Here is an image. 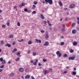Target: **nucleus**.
<instances>
[{"instance_id": "obj_1", "label": "nucleus", "mask_w": 79, "mask_h": 79, "mask_svg": "<svg viewBox=\"0 0 79 79\" xmlns=\"http://www.w3.org/2000/svg\"><path fill=\"white\" fill-rule=\"evenodd\" d=\"M45 2V3L46 4H48V3L50 5H52L53 3V1L52 0H44Z\"/></svg>"}, {"instance_id": "obj_2", "label": "nucleus", "mask_w": 79, "mask_h": 79, "mask_svg": "<svg viewBox=\"0 0 79 79\" xmlns=\"http://www.w3.org/2000/svg\"><path fill=\"white\" fill-rule=\"evenodd\" d=\"M56 54L57 55H59L58 56L60 57L61 56V53H60V52L59 51H58L56 52Z\"/></svg>"}, {"instance_id": "obj_3", "label": "nucleus", "mask_w": 79, "mask_h": 79, "mask_svg": "<svg viewBox=\"0 0 79 79\" xmlns=\"http://www.w3.org/2000/svg\"><path fill=\"white\" fill-rule=\"evenodd\" d=\"M76 58V56L73 55V56L69 57V59H71L72 60H74Z\"/></svg>"}, {"instance_id": "obj_4", "label": "nucleus", "mask_w": 79, "mask_h": 79, "mask_svg": "<svg viewBox=\"0 0 79 79\" xmlns=\"http://www.w3.org/2000/svg\"><path fill=\"white\" fill-rule=\"evenodd\" d=\"M35 41L37 43H38V42L40 43H40H42V41H41V40H39L37 39H35Z\"/></svg>"}, {"instance_id": "obj_5", "label": "nucleus", "mask_w": 79, "mask_h": 79, "mask_svg": "<svg viewBox=\"0 0 79 79\" xmlns=\"http://www.w3.org/2000/svg\"><path fill=\"white\" fill-rule=\"evenodd\" d=\"M75 6V4H71L70 6V8H74Z\"/></svg>"}, {"instance_id": "obj_6", "label": "nucleus", "mask_w": 79, "mask_h": 79, "mask_svg": "<svg viewBox=\"0 0 79 79\" xmlns=\"http://www.w3.org/2000/svg\"><path fill=\"white\" fill-rule=\"evenodd\" d=\"M49 45V43L48 41H46L45 44L44 45V46H47Z\"/></svg>"}, {"instance_id": "obj_7", "label": "nucleus", "mask_w": 79, "mask_h": 79, "mask_svg": "<svg viewBox=\"0 0 79 79\" xmlns=\"http://www.w3.org/2000/svg\"><path fill=\"white\" fill-rule=\"evenodd\" d=\"M6 47H11V45L10 44H8V43H6V44L5 45Z\"/></svg>"}, {"instance_id": "obj_8", "label": "nucleus", "mask_w": 79, "mask_h": 79, "mask_svg": "<svg viewBox=\"0 0 79 79\" xmlns=\"http://www.w3.org/2000/svg\"><path fill=\"white\" fill-rule=\"evenodd\" d=\"M23 71H24V69L23 68H20L19 69V71H20V72H21L22 73V72H23Z\"/></svg>"}, {"instance_id": "obj_9", "label": "nucleus", "mask_w": 79, "mask_h": 79, "mask_svg": "<svg viewBox=\"0 0 79 79\" xmlns=\"http://www.w3.org/2000/svg\"><path fill=\"white\" fill-rule=\"evenodd\" d=\"M72 33L73 34H75L76 33V31L75 29L72 30Z\"/></svg>"}, {"instance_id": "obj_10", "label": "nucleus", "mask_w": 79, "mask_h": 79, "mask_svg": "<svg viewBox=\"0 0 79 79\" xmlns=\"http://www.w3.org/2000/svg\"><path fill=\"white\" fill-rule=\"evenodd\" d=\"M41 18L42 19H45V17H44V15H43L42 14H41Z\"/></svg>"}, {"instance_id": "obj_11", "label": "nucleus", "mask_w": 79, "mask_h": 79, "mask_svg": "<svg viewBox=\"0 0 79 79\" xmlns=\"http://www.w3.org/2000/svg\"><path fill=\"white\" fill-rule=\"evenodd\" d=\"M59 5L60 6H63V4H62V3H61V1L59 2Z\"/></svg>"}, {"instance_id": "obj_12", "label": "nucleus", "mask_w": 79, "mask_h": 79, "mask_svg": "<svg viewBox=\"0 0 79 79\" xmlns=\"http://www.w3.org/2000/svg\"><path fill=\"white\" fill-rule=\"evenodd\" d=\"M25 79H27V78H30V75H27L25 76Z\"/></svg>"}, {"instance_id": "obj_13", "label": "nucleus", "mask_w": 79, "mask_h": 79, "mask_svg": "<svg viewBox=\"0 0 79 79\" xmlns=\"http://www.w3.org/2000/svg\"><path fill=\"white\" fill-rule=\"evenodd\" d=\"M2 64H4L6 63V61L5 60H3L2 61Z\"/></svg>"}, {"instance_id": "obj_14", "label": "nucleus", "mask_w": 79, "mask_h": 79, "mask_svg": "<svg viewBox=\"0 0 79 79\" xmlns=\"http://www.w3.org/2000/svg\"><path fill=\"white\" fill-rule=\"evenodd\" d=\"M70 52L71 53H73L74 52V50H73L72 48L70 49Z\"/></svg>"}, {"instance_id": "obj_15", "label": "nucleus", "mask_w": 79, "mask_h": 79, "mask_svg": "<svg viewBox=\"0 0 79 79\" xmlns=\"http://www.w3.org/2000/svg\"><path fill=\"white\" fill-rule=\"evenodd\" d=\"M47 23H48L49 26H52V24H51L50 23V22H49V21L47 20Z\"/></svg>"}, {"instance_id": "obj_16", "label": "nucleus", "mask_w": 79, "mask_h": 79, "mask_svg": "<svg viewBox=\"0 0 79 79\" xmlns=\"http://www.w3.org/2000/svg\"><path fill=\"white\" fill-rule=\"evenodd\" d=\"M24 11L25 12H27L28 13H30L31 11L30 10H24Z\"/></svg>"}, {"instance_id": "obj_17", "label": "nucleus", "mask_w": 79, "mask_h": 79, "mask_svg": "<svg viewBox=\"0 0 79 79\" xmlns=\"http://www.w3.org/2000/svg\"><path fill=\"white\" fill-rule=\"evenodd\" d=\"M16 51H17V49L15 48L13 50L12 53H15V52H16Z\"/></svg>"}, {"instance_id": "obj_18", "label": "nucleus", "mask_w": 79, "mask_h": 79, "mask_svg": "<svg viewBox=\"0 0 79 79\" xmlns=\"http://www.w3.org/2000/svg\"><path fill=\"white\" fill-rule=\"evenodd\" d=\"M77 42H74L73 43V46H76L77 45Z\"/></svg>"}, {"instance_id": "obj_19", "label": "nucleus", "mask_w": 79, "mask_h": 79, "mask_svg": "<svg viewBox=\"0 0 79 79\" xmlns=\"http://www.w3.org/2000/svg\"><path fill=\"white\" fill-rule=\"evenodd\" d=\"M32 44V41H29L28 42V44H29V45H31V44Z\"/></svg>"}, {"instance_id": "obj_20", "label": "nucleus", "mask_w": 79, "mask_h": 79, "mask_svg": "<svg viewBox=\"0 0 79 79\" xmlns=\"http://www.w3.org/2000/svg\"><path fill=\"white\" fill-rule=\"evenodd\" d=\"M73 75L75 76L76 75V72H73Z\"/></svg>"}, {"instance_id": "obj_21", "label": "nucleus", "mask_w": 79, "mask_h": 79, "mask_svg": "<svg viewBox=\"0 0 79 79\" xmlns=\"http://www.w3.org/2000/svg\"><path fill=\"white\" fill-rule=\"evenodd\" d=\"M19 57H18L17 59H15V61H19Z\"/></svg>"}, {"instance_id": "obj_22", "label": "nucleus", "mask_w": 79, "mask_h": 79, "mask_svg": "<svg viewBox=\"0 0 79 79\" xmlns=\"http://www.w3.org/2000/svg\"><path fill=\"white\" fill-rule=\"evenodd\" d=\"M14 73H11L10 75V76H14Z\"/></svg>"}, {"instance_id": "obj_23", "label": "nucleus", "mask_w": 79, "mask_h": 79, "mask_svg": "<svg viewBox=\"0 0 79 79\" xmlns=\"http://www.w3.org/2000/svg\"><path fill=\"white\" fill-rule=\"evenodd\" d=\"M64 44V42H61V44H60V45H63Z\"/></svg>"}, {"instance_id": "obj_24", "label": "nucleus", "mask_w": 79, "mask_h": 79, "mask_svg": "<svg viewBox=\"0 0 79 79\" xmlns=\"http://www.w3.org/2000/svg\"><path fill=\"white\" fill-rule=\"evenodd\" d=\"M48 34H47L46 35L45 39H48Z\"/></svg>"}, {"instance_id": "obj_25", "label": "nucleus", "mask_w": 79, "mask_h": 79, "mask_svg": "<svg viewBox=\"0 0 79 79\" xmlns=\"http://www.w3.org/2000/svg\"><path fill=\"white\" fill-rule=\"evenodd\" d=\"M61 30L63 31H65V28H61Z\"/></svg>"}, {"instance_id": "obj_26", "label": "nucleus", "mask_w": 79, "mask_h": 79, "mask_svg": "<svg viewBox=\"0 0 79 79\" xmlns=\"http://www.w3.org/2000/svg\"><path fill=\"white\" fill-rule=\"evenodd\" d=\"M34 5H37V1L34 2Z\"/></svg>"}, {"instance_id": "obj_27", "label": "nucleus", "mask_w": 79, "mask_h": 79, "mask_svg": "<svg viewBox=\"0 0 79 79\" xmlns=\"http://www.w3.org/2000/svg\"><path fill=\"white\" fill-rule=\"evenodd\" d=\"M20 23H19V22H18L17 23V26H20Z\"/></svg>"}, {"instance_id": "obj_28", "label": "nucleus", "mask_w": 79, "mask_h": 79, "mask_svg": "<svg viewBox=\"0 0 79 79\" xmlns=\"http://www.w3.org/2000/svg\"><path fill=\"white\" fill-rule=\"evenodd\" d=\"M25 71L26 73H27L29 71V70L27 69H25Z\"/></svg>"}, {"instance_id": "obj_29", "label": "nucleus", "mask_w": 79, "mask_h": 79, "mask_svg": "<svg viewBox=\"0 0 79 79\" xmlns=\"http://www.w3.org/2000/svg\"><path fill=\"white\" fill-rule=\"evenodd\" d=\"M13 37V35H10L9 36V38H12V37Z\"/></svg>"}, {"instance_id": "obj_30", "label": "nucleus", "mask_w": 79, "mask_h": 79, "mask_svg": "<svg viewBox=\"0 0 79 79\" xmlns=\"http://www.w3.org/2000/svg\"><path fill=\"white\" fill-rule=\"evenodd\" d=\"M33 56H35V55H36V53L35 52H33Z\"/></svg>"}, {"instance_id": "obj_31", "label": "nucleus", "mask_w": 79, "mask_h": 79, "mask_svg": "<svg viewBox=\"0 0 79 79\" xmlns=\"http://www.w3.org/2000/svg\"><path fill=\"white\" fill-rule=\"evenodd\" d=\"M3 60V58L1 57L0 58V61H2Z\"/></svg>"}, {"instance_id": "obj_32", "label": "nucleus", "mask_w": 79, "mask_h": 79, "mask_svg": "<svg viewBox=\"0 0 79 79\" xmlns=\"http://www.w3.org/2000/svg\"><path fill=\"white\" fill-rule=\"evenodd\" d=\"M4 68V65H2L0 66L1 68Z\"/></svg>"}, {"instance_id": "obj_33", "label": "nucleus", "mask_w": 79, "mask_h": 79, "mask_svg": "<svg viewBox=\"0 0 79 79\" xmlns=\"http://www.w3.org/2000/svg\"><path fill=\"white\" fill-rule=\"evenodd\" d=\"M3 43H4V42H3V41H1V45H2V44H3Z\"/></svg>"}, {"instance_id": "obj_34", "label": "nucleus", "mask_w": 79, "mask_h": 79, "mask_svg": "<svg viewBox=\"0 0 79 79\" xmlns=\"http://www.w3.org/2000/svg\"><path fill=\"white\" fill-rule=\"evenodd\" d=\"M21 5L22 6H25V4L24 3H22Z\"/></svg>"}, {"instance_id": "obj_35", "label": "nucleus", "mask_w": 79, "mask_h": 79, "mask_svg": "<svg viewBox=\"0 0 79 79\" xmlns=\"http://www.w3.org/2000/svg\"><path fill=\"white\" fill-rule=\"evenodd\" d=\"M67 56V54H64V55L63 56L64 57H66V56Z\"/></svg>"}, {"instance_id": "obj_36", "label": "nucleus", "mask_w": 79, "mask_h": 79, "mask_svg": "<svg viewBox=\"0 0 79 79\" xmlns=\"http://www.w3.org/2000/svg\"><path fill=\"white\" fill-rule=\"evenodd\" d=\"M33 64V65H34L35 66H36V65H37V63H36V62H34Z\"/></svg>"}, {"instance_id": "obj_37", "label": "nucleus", "mask_w": 79, "mask_h": 79, "mask_svg": "<svg viewBox=\"0 0 79 79\" xmlns=\"http://www.w3.org/2000/svg\"><path fill=\"white\" fill-rule=\"evenodd\" d=\"M36 13V11H34L32 12V14H35Z\"/></svg>"}, {"instance_id": "obj_38", "label": "nucleus", "mask_w": 79, "mask_h": 79, "mask_svg": "<svg viewBox=\"0 0 79 79\" xmlns=\"http://www.w3.org/2000/svg\"><path fill=\"white\" fill-rule=\"evenodd\" d=\"M44 74H45V75L46 74H47V70H46L44 71Z\"/></svg>"}, {"instance_id": "obj_39", "label": "nucleus", "mask_w": 79, "mask_h": 79, "mask_svg": "<svg viewBox=\"0 0 79 79\" xmlns=\"http://www.w3.org/2000/svg\"><path fill=\"white\" fill-rule=\"evenodd\" d=\"M75 24V23H73L71 25V27H73V26H74V25Z\"/></svg>"}, {"instance_id": "obj_40", "label": "nucleus", "mask_w": 79, "mask_h": 79, "mask_svg": "<svg viewBox=\"0 0 79 79\" xmlns=\"http://www.w3.org/2000/svg\"><path fill=\"white\" fill-rule=\"evenodd\" d=\"M43 61H44V62H46V61H47V60L45 59H43Z\"/></svg>"}, {"instance_id": "obj_41", "label": "nucleus", "mask_w": 79, "mask_h": 79, "mask_svg": "<svg viewBox=\"0 0 79 79\" xmlns=\"http://www.w3.org/2000/svg\"><path fill=\"white\" fill-rule=\"evenodd\" d=\"M43 23H44V24H47V22H46L45 21H43Z\"/></svg>"}, {"instance_id": "obj_42", "label": "nucleus", "mask_w": 79, "mask_h": 79, "mask_svg": "<svg viewBox=\"0 0 79 79\" xmlns=\"http://www.w3.org/2000/svg\"><path fill=\"white\" fill-rule=\"evenodd\" d=\"M35 5H33L32 8H35Z\"/></svg>"}, {"instance_id": "obj_43", "label": "nucleus", "mask_w": 79, "mask_h": 79, "mask_svg": "<svg viewBox=\"0 0 79 79\" xmlns=\"http://www.w3.org/2000/svg\"><path fill=\"white\" fill-rule=\"evenodd\" d=\"M14 9H15V10H18L17 9V8H16V6H15L14 7Z\"/></svg>"}, {"instance_id": "obj_44", "label": "nucleus", "mask_w": 79, "mask_h": 79, "mask_svg": "<svg viewBox=\"0 0 79 79\" xmlns=\"http://www.w3.org/2000/svg\"><path fill=\"white\" fill-rule=\"evenodd\" d=\"M49 70L50 72H52V69L51 68H49Z\"/></svg>"}, {"instance_id": "obj_45", "label": "nucleus", "mask_w": 79, "mask_h": 79, "mask_svg": "<svg viewBox=\"0 0 79 79\" xmlns=\"http://www.w3.org/2000/svg\"><path fill=\"white\" fill-rule=\"evenodd\" d=\"M16 55H20V52H18L17 54H16Z\"/></svg>"}, {"instance_id": "obj_46", "label": "nucleus", "mask_w": 79, "mask_h": 79, "mask_svg": "<svg viewBox=\"0 0 79 79\" xmlns=\"http://www.w3.org/2000/svg\"><path fill=\"white\" fill-rule=\"evenodd\" d=\"M7 26H10V23L9 22L7 23Z\"/></svg>"}, {"instance_id": "obj_47", "label": "nucleus", "mask_w": 79, "mask_h": 79, "mask_svg": "<svg viewBox=\"0 0 79 79\" xmlns=\"http://www.w3.org/2000/svg\"><path fill=\"white\" fill-rule=\"evenodd\" d=\"M2 27H5V25H2Z\"/></svg>"}, {"instance_id": "obj_48", "label": "nucleus", "mask_w": 79, "mask_h": 79, "mask_svg": "<svg viewBox=\"0 0 79 79\" xmlns=\"http://www.w3.org/2000/svg\"><path fill=\"white\" fill-rule=\"evenodd\" d=\"M41 32L42 33V32H45V31L44 30H41Z\"/></svg>"}, {"instance_id": "obj_49", "label": "nucleus", "mask_w": 79, "mask_h": 79, "mask_svg": "<svg viewBox=\"0 0 79 79\" xmlns=\"http://www.w3.org/2000/svg\"><path fill=\"white\" fill-rule=\"evenodd\" d=\"M49 30H51V31H52V27H50Z\"/></svg>"}, {"instance_id": "obj_50", "label": "nucleus", "mask_w": 79, "mask_h": 79, "mask_svg": "<svg viewBox=\"0 0 79 79\" xmlns=\"http://www.w3.org/2000/svg\"><path fill=\"white\" fill-rule=\"evenodd\" d=\"M60 38H62V39H63V38H64V37L62 35L60 36Z\"/></svg>"}, {"instance_id": "obj_51", "label": "nucleus", "mask_w": 79, "mask_h": 79, "mask_svg": "<svg viewBox=\"0 0 79 79\" xmlns=\"http://www.w3.org/2000/svg\"><path fill=\"white\" fill-rule=\"evenodd\" d=\"M2 71H3V69H0V73H1V72H2Z\"/></svg>"}, {"instance_id": "obj_52", "label": "nucleus", "mask_w": 79, "mask_h": 79, "mask_svg": "<svg viewBox=\"0 0 79 79\" xmlns=\"http://www.w3.org/2000/svg\"><path fill=\"white\" fill-rule=\"evenodd\" d=\"M27 53L28 54L30 53V50H29L28 51H27Z\"/></svg>"}, {"instance_id": "obj_53", "label": "nucleus", "mask_w": 79, "mask_h": 79, "mask_svg": "<svg viewBox=\"0 0 79 79\" xmlns=\"http://www.w3.org/2000/svg\"><path fill=\"white\" fill-rule=\"evenodd\" d=\"M64 74H66V73H67V71H64Z\"/></svg>"}, {"instance_id": "obj_54", "label": "nucleus", "mask_w": 79, "mask_h": 79, "mask_svg": "<svg viewBox=\"0 0 79 79\" xmlns=\"http://www.w3.org/2000/svg\"><path fill=\"white\" fill-rule=\"evenodd\" d=\"M8 64H10L11 62L10 61H9L8 62Z\"/></svg>"}, {"instance_id": "obj_55", "label": "nucleus", "mask_w": 79, "mask_h": 79, "mask_svg": "<svg viewBox=\"0 0 79 79\" xmlns=\"http://www.w3.org/2000/svg\"><path fill=\"white\" fill-rule=\"evenodd\" d=\"M35 62L36 63H37L38 62V60L37 59L35 60Z\"/></svg>"}, {"instance_id": "obj_56", "label": "nucleus", "mask_w": 79, "mask_h": 79, "mask_svg": "<svg viewBox=\"0 0 79 79\" xmlns=\"http://www.w3.org/2000/svg\"><path fill=\"white\" fill-rule=\"evenodd\" d=\"M31 77V78H32V79H35V78H34V77L32 76V77Z\"/></svg>"}, {"instance_id": "obj_57", "label": "nucleus", "mask_w": 79, "mask_h": 79, "mask_svg": "<svg viewBox=\"0 0 79 79\" xmlns=\"http://www.w3.org/2000/svg\"><path fill=\"white\" fill-rule=\"evenodd\" d=\"M39 66H41L42 65V64H40V63H39L38 64Z\"/></svg>"}, {"instance_id": "obj_58", "label": "nucleus", "mask_w": 79, "mask_h": 79, "mask_svg": "<svg viewBox=\"0 0 79 79\" xmlns=\"http://www.w3.org/2000/svg\"><path fill=\"white\" fill-rule=\"evenodd\" d=\"M77 30L78 31H79V28L78 27H77Z\"/></svg>"}, {"instance_id": "obj_59", "label": "nucleus", "mask_w": 79, "mask_h": 79, "mask_svg": "<svg viewBox=\"0 0 79 79\" xmlns=\"http://www.w3.org/2000/svg\"><path fill=\"white\" fill-rule=\"evenodd\" d=\"M20 8H21L22 7V5H19Z\"/></svg>"}, {"instance_id": "obj_60", "label": "nucleus", "mask_w": 79, "mask_h": 79, "mask_svg": "<svg viewBox=\"0 0 79 79\" xmlns=\"http://www.w3.org/2000/svg\"><path fill=\"white\" fill-rule=\"evenodd\" d=\"M64 10H68V8H65L64 9Z\"/></svg>"}, {"instance_id": "obj_61", "label": "nucleus", "mask_w": 79, "mask_h": 79, "mask_svg": "<svg viewBox=\"0 0 79 79\" xmlns=\"http://www.w3.org/2000/svg\"><path fill=\"white\" fill-rule=\"evenodd\" d=\"M68 19H67V18H66L65 19V21H67Z\"/></svg>"}, {"instance_id": "obj_62", "label": "nucleus", "mask_w": 79, "mask_h": 79, "mask_svg": "<svg viewBox=\"0 0 79 79\" xmlns=\"http://www.w3.org/2000/svg\"><path fill=\"white\" fill-rule=\"evenodd\" d=\"M42 3H45V1H43L42 2Z\"/></svg>"}, {"instance_id": "obj_63", "label": "nucleus", "mask_w": 79, "mask_h": 79, "mask_svg": "<svg viewBox=\"0 0 79 79\" xmlns=\"http://www.w3.org/2000/svg\"><path fill=\"white\" fill-rule=\"evenodd\" d=\"M74 70L75 71L76 70V68H74Z\"/></svg>"}, {"instance_id": "obj_64", "label": "nucleus", "mask_w": 79, "mask_h": 79, "mask_svg": "<svg viewBox=\"0 0 79 79\" xmlns=\"http://www.w3.org/2000/svg\"><path fill=\"white\" fill-rule=\"evenodd\" d=\"M77 23L78 24H79V21H77Z\"/></svg>"}]
</instances>
